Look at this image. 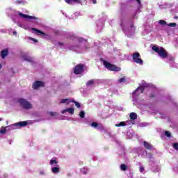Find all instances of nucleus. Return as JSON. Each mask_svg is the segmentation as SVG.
Returning <instances> with one entry per match:
<instances>
[{"label":"nucleus","instance_id":"f257e3e1","mask_svg":"<svg viewBox=\"0 0 178 178\" xmlns=\"http://www.w3.org/2000/svg\"><path fill=\"white\" fill-rule=\"evenodd\" d=\"M152 49L153 51H154V52H156V54H158L160 58H162L163 59H165V58H168V52L166 51V50H165V49H163V47L153 46Z\"/></svg>","mask_w":178,"mask_h":178},{"label":"nucleus","instance_id":"f03ea898","mask_svg":"<svg viewBox=\"0 0 178 178\" xmlns=\"http://www.w3.org/2000/svg\"><path fill=\"white\" fill-rule=\"evenodd\" d=\"M27 124H29V122L22 121L7 126L6 128L9 130H16L17 129H19V127H24L25 126H27Z\"/></svg>","mask_w":178,"mask_h":178},{"label":"nucleus","instance_id":"7ed1b4c3","mask_svg":"<svg viewBox=\"0 0 178 178\" xmlns=\"http://www.w3.org/2000/svg\"><path fill=\"white\" fill-rule=\"evenodd\" d=\"M103 64L105 66V67H106V69H108V70H111L113 72H120L121 70L120 67H116V65H112L108 61L104 60Z\"/></svg>","mask_w":178,"mask_h":178},{"label":"nucleus","instance_id":"20e7f679","mask_svg":"<svg viewBox=\"0 0 178 178\" xmlns=\"http://www.w3.org/2000/svg\"><path fill=\"white\" fill-rule=\"evenodd\" d=\"M18 102L24 109H31L33 108V104L30 103V102L24 99H19Z\"/></svg>","mask_w":178,"mask_h":178},{"label":"nucleus","instance_id":"39448f33","mask_svg":"<svg viewBox=\"0 0 178 178\" xmlns=\"http://www.w3.org/2000/svg\"><path fill=\"white\" fill-rule=\"evenodd\" d=\"M132 59L138 65H143L144 63V61L141 59V55L138 52H135L132 54Z\"/></svg>","mask_w":178,"mask_h":178},{"label":"nucleus","instance_id":"423d86ee","mask_svg":"<svg viewBox=\"0 0 178 178\" xmlns=\"http://www.w3.org/2000/svg\"><path fill=\"white\" fill-rule=\"evenodd\" d=\"M122 29L124 30V33L127 35V37H131L133 34H134V31L136 30V28H134V26L131 24L130 27L126 29L124 26H122Z\"/></svg>","mask_w":178,"mask_h":178},{"label":"nucleus","instance_id":"0eeeda50","mask_svg":"<svg viewBox=\"0 0 178 178\" xmlns=\"http://www.w3.org/2000/svg\"><path fill=\"white\" fill-rule=\"evenodd\" d=\"M45 86V83L40 81H36L33 84V88L34 90H38V88H40V87H44Z\"/></svg>","mask_w":178,"mask_h":178},{"label":"nucleus","instance_id":"6e6552de","mask_svg":"<svg viewBox=\"0 0 178 178\" xmlns=\"http://www.w3.org/2000/svg\"><path fill=\"white\" fill-rule=\"evenodd\" d=\"M83 67L82 65H77L74 70V73H75V74H81Z\"/></svg>","mask_w":178,"mask_h":178},{"label":"nucleus","instance_id":"1a4fd4ad","mask_svg":"<svg viewBox=\"0 0 178 178\" xmlns=\"http://www.w3.org/2000/svg\"><path fill=\"white\" fill-rule=\"evenodd\" d=\"M144 86L138 87L134 92L133 96L134 97H138L140 94H142L143 91H144Z\"/></svg>","mask_w":178,"mask_h":178},{"label":"nucleus","instance_id":"9d476101","mask_svg":"<svg viewBox=\"0 0 178 178\" xmlns=\"http://www.w3.org/2000/svg\"><path fill=\"white\" fill-rule=\"evenodd\" d=\"M131 124V121L121 122L115 124V127H121L122 126H129Z\"/></svg>","mask_w":178,"mask_h":178},{"label":"nucleus","instance_id":"9b49d317","mask_svg":"<svg viewBox=\"0 0 178 178\" xmlns=\"http://www.w3.org/2000/svg\"><path fill=\"white\" fill-rule=\"evenodd\" d=\"M19 16L20 17H22V19H37V18H35V17L29 16V15L23 14V13H19Z\"/></svg>","mask_w":178,"mask_h":178},{"label":"nucleus","instance_id":"f8f14e48","mask_svg":"<svg viewBox=\"0 0 178 178\" xmlns=\"http://www.w3.org/2000/svg\"><path fill=\"white\" fill-rule=\"evenodd\" d=\"M65 112H69V113H71V115H74V108H69L62 111V113H65Z\"/></svg>","mask_w":178,"mask_h":178},{"label":"nucleus","instance_id":"ddd939ff","mask_svg":"<svg viewBox=\"0 0 178 178\" xmlns=\"http://www.w3.org/2000/svg\"><path fill=\"white\" fill-rule=\"evenodd\" d=\"M91 126L92 127H95V129H98V130H101V129H102V125L99 124L97 122H92Z\"/></svg>","mask_w":178,"mask_h":178},{"label":"nucleus","instance_id":"4468645a","mask_svg":"<svg viewBox=\"0 0 178 178\" xmlns=\"http://www.w3.org/2000/svg\"><path fill=\"white\" fill-rule=\"evenodd\" d=\"M143 145L146 148V149H152V145L151 144L148 143V142H147V141H145L143 143Z\"/></svg>","mask_w":178,"mask_h":178},{"label":"nucleus","instance_id":"2eb2a0df","mask_svg":"<svg viewBox=\"0 0 178 178\" xmlns=\"http://www.w3.org/2000/svg\"><path fill=\"white\" fill-rule=\"evenodd\" d=\"M8 49H4V50L1 51V58L3 59H5V58H6V56H8Z\"/></svg>","mask_w":178,"mask_h":178},{"label":"nucleus","instance_id":"dca6fc26","mask_svg":"<svg viewBox=\"0 0 178 178\" xmlns=\"http://www.w3.org/2000/svg\"><path fill=\"white\" fill-rule=\"evenodd\" d=\"M32 30L33 31H35V33L38 34V35H45V33L40 30H38L36 29L33 28Z\"/></svg>","mask_w":178,"mask_h":178},{"label":"nucleus","instance_id":"f3484780","mask_svg":"<svg viewBox=\"0 0 178 178\" xmlns=\"http://www.w3.org/2000/svg\"><path fill=\"white\" fill-rule=\"evenodd\" d=\"M72 101L69 99H63L60 102V104H66L67 105H69L70 103H71Z\"/></svg>","mask_w":178,"mask_h":178},{"label":"nucleus","instance_id":"a211bd4d","mask_svg":"<svg viewBox=\"0 0 178 178\" xmlns=\"http://www.w3.org/2000/svg\"><path fill=\"white\" fill-rule=\"evenodd\" d=\"M65 1L69 5H73L74 2H80V0H65Z\"/></svg>","mask_w":178,"mask_h":178},{"label":"nucleus","instance_id":"6ab92c4d","mask_svg":"<svg viewBox=\"0 0 178 178\" xmlns=\"http://www.w3.org/2000/svg\"><path fill=\"white\" fill-rule=\"evenodd\" d=\"M129 118L131 120H135V119H137V114L135 113H131L129 115Z\"/></svg>","mask_w":178,"mask_h":178},{"label":"nucleus","instance_id":"aec40b11","mask_svg":"<svg viewBox=\"0 0 178 178\" xmlns=\"http://www.w3.org/2000/svg\"><path fill=\"white\" fill-rule=\"evenodd\" d=\"M50 165H53V166H58V161L55 159H53L50 161Z\"/></svg>","mask_w":178,"mask_h":178},{"label":"nucleus","instance_id":"412c9836","mask_svg":"<svg viewBox=\"0 0 178 178\" xmlns=\"http://www.w3.org/2000/svg\"><path fill=\"white\" fill-rule=\"evenodd\" d=\"M81 173H82L83 175H87V173H88V168H81Z\"/></svg>","mask_w":178,"mask_h":178},{"label":"nucleus","instance_id":"4be33fe9","mask_svg":"<svg viewBox=\"0 0 178 178\" xmlns=\"http://www.w3.org/2000/svg\"><path fill=\"white\" fill-rule=\"evenodd\" d=\"M22 58L24 59V60H28V61L31 60V58L26 54L22 55Z\"/></svg>","mask_w":178,"mask_h":178},{"label":"nucleus","instance_id":"5701e85b","mask_svg":"<svg viewBox=\"0 0 178 178\" xmlns=\"http://www.w3.org/2000/svg\"><path fill=\"white\" fill-rule=\"evenodd\" d=\"M8 128L6 127H1V129H0V134H5V133H6V129Z\"/></svg>","mask_w":178,"mask_h":178},{"label":"nucleus","instance_id":"b1692460","mask_svg":"<svg viewBox=\"0 0 178 178\" xmlns=\"http://www.w3.org/2000/svg\"><path fill=\"white\" fill-rule=\"evenodd\" d=\"M51 170L53 173H59V168L58 167L53 168Z\"/></svg>","mask_w":178,"mask_h":178},{"label":"nucleus","instance_id":"393cba45","mask_svg":"<svg viewBox=\"0 0 178 178\" xmlns=\"http://www.w3.org/2000/svg\"><path fill=\"white\" fill-rule=\"evenodd\" d=\"M79 116H80V118L83 119V118L86 116V113H84L83 111H81L80 113H79Z\"/></svg>","mask_w":178,"mask_h":178},{"label":"nucleus","instance_id":"a878e982","mask_svg":"<svg viewBox=\"0 0 178 178\" xmlns=\"http://www.w3.org/2000/svg\"><path fill=\"white\" fill-rule=\"evenodd\" d=\"M120 169H121V170H127V166L126 165H124V164H122V165H121V166H120Z\"/></svg>","mask_w":178,"mask_h":178},{"label":"nucleus","instance_id":"bb28decb","mask_svg":"<svg viewBox=\"0 0 178 178\" xmlns=\"http://www.w3.org/2000/svg\"><path fill=\"white\" fill-rule=\"evenodd\" d=\"M159 24H161V26H165V25L167 24L166 22L164 21V20H159Z\"/></svg>","mask_w":178,"mask_h":178},{"label":"nucleus","instance_id":"cd10ccee","mask_svg":"<svg viewBox=\"0 0 178 178\" xmlns=\"http://www.w3.org/2000/svg\"><path fill=\"white\" fill-rule=\"evenodd\" d=\"M70 49H71L72 51H79V46H74V47H71Z\"/></svg>","mask_w":178,"mask_h":178},{"label":"nucleus","instance_id":"c85d7f7f","mask_svg":"<svg viewBox=\"0 0 178 178\" xmlns=\"http://www.w3.org/2000/svg\"><path fill=\"white\" fill-rule=\"evenodd\" d=\"M126 81V79L124 77H122L119 79V83H124Z\"/></svg>","mask_w":178,"mask_h":178},{"label":"nucleus","instance_id":"c756f323","mask_svg":"<svg viewBox=\"0 0 178 178\" xmlns=\"http://www.w3.org/2000/svg\"><path fill=\"white\" fill-rule=\"evenodd\" d=\"M73 102H74L75 106H76V108H80V106H81V105H80V103H79L76 101H73Z\"/></svg>","mask_w":178,"mask_h":178},{"label":"nucleus","instance_id":"7c9ffc66","mask_svg":"<svg viewBox=\"0 0 178 178\" xmlns=\"http://www.w3.org/2000/svg\"><path fill=\"white\" fill-rule=\"evenodd\" d=\"M28 40H31V41H33V42H38V41L31 37H29Z\"/></svg>","mask_w":178,"mask_h":178},{"label":"nucleus","instance_id":"2f4dec72","mask_svg":"<svg viewBox=\"0 0 178 178\" xmlns=\"http://www.w3.org/2000/svg\"><path fill=\"white\" fill-rule=\"evenodd\" d=\"M168 26H170V27H176V23H170Z\"/></svg>","mask_w":178,"mask_h":178},{"label":"nucleus","instance_id":"473e14b6","mask_svg":"<svg viewBox=\"0 0 178 178\" xmlns=\"http://www.w3.org/2000/svg\"><path fill=\"white\" fill-rule=\"evenodd\" d=\"M92 84H94V80H90L87 83V86H92Z\"/></svg>","mask_w":178,"mask_h":178},{"label":"nucleus","instance_id":"72a5a7b5","mask_svg":"<svg viewBox=\"0 0 178 178\" xmlns=\"http://www.w3.org/2000/svg\"><path fill=\"white\" fill-rule=\"evenodd\" d=\"M139 170H140V173H143L144 172V167L143 165H140L139 167Z\"/></svg>","mask_w":178,"mask_h":178},{"label":"nucleus","instance_id":"f704fd0d","mask_svg":"<svg viewBox=\"0 0 178 178\" xmlns=\"http://www.w3.org/2000/svg\"><path fill=\"white\" fill-rule=\"evenodd\" d=\"M49 115H51V116H56V115H58V113H56V112H50Z\"/></svg>","mask_w":178,"mask_h":178},{"label":"nucleus","instance_id":"c9c22d12","mask_svg":"<svg viewBox=\"0 0 178 178\" xmlns=\"http://www.w3.org/2000/svg\"><path fill=\"white\" fill-rule=\"evenodd\" d=\"M165 135L166 136V137H170V131H166L165 132Z\"/></svg>","mask_w":178,"mask_h":178},{"label":"nucleus","instance_id":"e433bc0d","mask_svg":"<svg viewBox=\"0 0 178 178\" xmlns=\"http://www.w3.org/2000/svg\"><path fill=\"white\" fill-rule=\"evenodd\" d=\"M173 147L175 149H177L178 151V143H174Z\"/></svg>","mask_w":178,"mask_h":178},{"label":"nucleus","instance_id":"4c0bfd02","mask_svg":"<svg viewBox=\"0 0 178 178\" xmlns=\"http://www.w3.org/2000/svg\"><path fill=\"white\" fill-rule=\"evenodd\" d=\"M19 27H22V29H24L25 30H28V29H29L28 27H25V26H23V25H19Z\"/></svg>","mask_w":178,"mask_h":178},{"label":"nucleus","instance_id":"58836bf2","mask_svg":"<svg viewBox=\"0 0 178 178\" xmlns=\"http://www.w3.org/2000/svg\"><path fill=\"white\" fill-rule=\"evenodd\" d=\"M136 2L138 3L139 6H141V1L140 0H136Z\"/></svg>","mask_w":178,"mask_h":178},{"label":"nucleus","instance_id":"ea45409f","mask_svg":"<svg viewBox=\"0 0 178 178\" xmlns=\"http://www.w3.org/2000/svg\"><path fill=\"white\" fill-rule=\"evenodd\" d=\"M13 34H14V35H17V32H16V31H14Z\"/></svg>","mask_w":178,"mask_h":178},{"label":"nucleus","instance_id":"a19ab883","mask_svg":"<svg viewBox=\"0 0 178 178\" xmlns=\"http://www.w3.org/2000/svg\"><path fill=\"white\" fill-rule=\"evenodd\" d=\"M173 60H174L173 58H170V63H172L173 62Z\"/></svg>","mask_w":178,"mask_h":178},{"label":"nucleus","instance_id":"79ce46f5","mask_svg":"<svg viewBox=\"0 0 178 178\" xmlns=\"http://www.w3.org/2000/svg\"><path fill=\"white\" fill-rule=\"evenodd\" d=\"M93 3H97V0H92Z\"/></svg>","mask_w":178,"mask_h":178},{"label":"nucleus","instance_id":"37998d69","mask_svg":"<svg viewBox=\"0 0 178 178\" xmlns=\"http://www.w3.org/2000/svg\"><path fill=\"white\" fill-rule=\"evenodd\" d=\"M58 44L63 45V44H62L61 42H58Z\"/></svg>","mask_w":178,"mask_h":178},{"label":"nucleus","instance_id":"c03bdc74","mask_svg":"<svg viewBox=\"0 0 178 178\" xmlns=\"http://www.w3.org/2000/svg\"><path fill=\"white\" fill-rule=\"evenodd\" d=\"M0 69H2V65L0 64Z\"/></svg>","mask_w":178,"mask_h":178},{"label":"nucleus","instance_id":"a18cd8bd","mask_svg":"<svg viewBox=\"0 0 178 178\" xmlns=\"http://www.w3.org/2000/svg\"><path fill=\"white\" fill-rule=\"evenodd\" d=\"M83 45V44H81L80 46Z\"/></svg>","mask_w":178,"mask_h":178},{"label":"nucleus","instance_id":"49530a36","mask_svg":"<svg viewBox=\"0 0 178 178\" xmlns=\"http://www.w3.org/2000/svg\"><path fill=\"white\" fill-rule=\"evenodd\" d=\"M1 120H2L0 118V122H1Z\"/></svg>","mask_w":178,"mask_h":178}]
</instances>
